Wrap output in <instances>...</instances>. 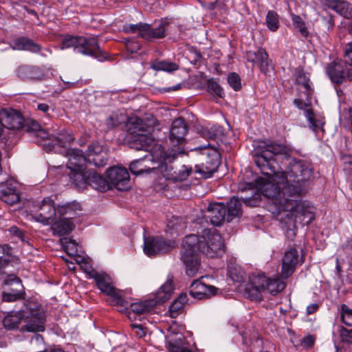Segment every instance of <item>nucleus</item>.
Here are the masks:
<instances>
[{
	"label": "nucleus",
	"instance_id": "obj_1",
	"mask_svg": "<svg viewBox=\"0 0 352 352\" xmlns=\"http://www.w3.org/2000/svg\"><path fill=\"white\" fill-rule=\"evenodd\" d=\"M261 149L256 163L263 175L255 179L261 193L252 190L250 196L241 197L248 206H258L261 195L270 200L272 213L277 216L286 230V236L293 240L296 236V222L312 218V213L299 199L305 184L313 175V170L304 160L292 157L290 149L285 144L270 140L261 141Z\"/></svg>",
	"mask_w": 352,
	"mask_h": 352
},
{
	"label": "nucleus",
	"instance_id": "obj_2",
	"mask_svg": "<svg viewBox=\"0 0 352 352\" xmlns=\"http://www.w3.org/2000/svg\"><path fill=\"white\" fill-rule=\"evenodd\" d=\"M153 133H126L124 139L133 149L147 151L143 157L132 161L129 170L133 175H142L173 162L178 155L185 153L184 136L168 133L170 147L167 150L153 137Z\"/></svg>",
	"mask_w": 352,
	"mask_h": 352
},
{
	"label": "nucleus",
	"instance_id": "obj_3",
	"mask_svg": "<svg viewBox=\"0 0 352 352\" xmlns=\"http://www.w3.org/2000/svg\"><path fill=\"white\" fill-rule=\"evenodd\" d=\"M204 232L201 236L188 234L183 241L181 260L189 277H193L199 270V252L211 258L220 256L224 252L223 240L216 230L204 229Z\"/></svg>",
	"mask_w": 352,
	"mask_h": 352
},
{
	"label": "nucleus",
	"instance_id": "obj_4",
	"mask_svg": "<svg viewBox=\"0 0 352 352\" xmlns=\"http://www.w3.org/2000/svg\"><path fill=\"white\" fill-rule=\"evenodd\" d=\"M21 321L25 323L21 327V331H44L46 314L42 305L30 299L24 300L22 308L11 311L4 317L3 324L8 330H14L19 329Z\"/></svg>",
	"mask_w": 352,
	"mask_h": 352
},
{
	"label": "nucleus",
	"instance_id": "obj_5",
	"mask_svg": "<svg viewBox=\"0 0 352 352\" xmlns=\"http://www.w3.org/2000/svg\"><path fill=\"white\" fill-rule=\"evenodd\" d=\"M60 47L61 50L73 48L74 52L94 57L99 61L106 60L109 58L108 54L100 47L95 36L67 34L62 38Z\"/></svg>",
	"mask_w": 352,
	"mask_h": 352
},
{
	"label": "nucleus",
	"instance_id": "obj_6",
	"mask_svg": "<svg viewBox=\"0 0 352 352\" xmlns=\"http://www.w3.org/2000/svg\"><path fill=\"white\" fill-rule=\"evenodd\" d=\"M190 151L197 152L206 156L205 162L197 164L195 166V172L205 179L210 178L217 171L221 164L220 155L214 146L210 144L199 146L190 149Z\"/></svg>",
	"mask_w": 352,
	"mask_h": 352
},
{
	"label": "nucleus",
	"instance_id": "obj_7",
	"mask_svg": "<svg viewBox=\"0 0 352 352\" xmlns=\"http://www.w3.org/2000/svg\"><path fill=\"white\" fill-rule=\"evenodd\" d=\"M173 284L171 280H166L157 290L155 294V298H150L145 300L130 303L129 301V305L126 308L123 307L124 309H127L130 307L131 311L138 315L143 314L146 312H149L153 310V308L157 304H162L167 301L173 291Z\"/></svg>",
	"mask_w": 352,
	"mask_h": 352
},
{
	"label": "nucleus",
	"instance_id": "obj_8",
	"mask_svg": "<svg viewBox=\"0 0 352 352\" xmlns=\"http://www.w3.org/2000/svg\"><path fill=\"white\" fill-rule=\"evenodd\" d=\"M90 270H86L89 276L94 279L98 288L101 292L111 298L112 302L117 306L126 308L128 301L124 298L123 292L116 289L112 283L111 277L104 273H99L90 267Z\"/></svg>",
	"mask_w": 352,
	"mask_h": 352
},
{
	"label": "nucleus",
	"instance_id": "obj_9",
	"mask_svg": "<svg viewBox=\"0 0 352 352\" xmlns=\"http://www.w3.org/2000/svg\"><path fill=\"white\" fill-rule=\"evenodd\" d=\"M36 144L43 146L47 152H57L60 148H66L74 140V133H28Z\"/></svg>",
	"mask_w": 352,
	"mask_h": 352
},
{
	"label": "nucleus",
	"instance_id": "obj_10",
	"mask_svg": "<svg viewBox=\"0 0 352 352\" xmlns=\"http://www.w3.org/2000/svg\"><path fill=\"white\" fill-rule=\"evenodd\" d=\"M72 183L78 189L83 190L90 186L95 190L104 192L109 189L108 180L96 173L89 169L85 173H74L71 177Z\"/></svg>",
	"mask_w": 352,
	"mask_h": 352
},
{
	"label": "nucleus",
	"instance_id": "obj_11",
	"mask_svg": "<svg viewBox=\"0 0 352 352\" xmlns=\"http://www.w3.org/2000/svg\"><path fill=\"white\" fill-rule=\"evenodd\" d=\"M33 207L31 215L35 221L43 225H50L55 220L57 208L50 197H45L41 204L34 205Z\"/></svg>",
	"mask_w": 352,
	"mask_h": 352
},
{
	"label": "nucleus",
	"instance_id": "obj_12",
	"mask_svg": "<svg viewBox=\"0 0 352 352\" xmlns=\"http://www.w3.org/2000/svg\"><path fill=\"white\" fill-rule=\"evenodd\" d=\"M157 124V120L153 115H148L144 119L135 115H127L124 129L126 132H153Z\"/></svg>",
	"mask_w": 352,
	"mask_h": 352
},
{
	"label": "nucleus",
	"instance_id": "obj_13",
	"mask_svg": "<svg viewBox=\"0 0 352 352\" xmlns=\"http://www.w3.org/2000/svg\"><path fill=\"white\" fill-rule=\"evenodd\" d=\"M175 247V241L165 240L160 236H148L144 238V252L148 256H154L157 254L166 253Z\"/></svg>",
	"mask_w": 352,
	"mask_h": 352
},
{
	"label": "nucleus",
	"instance_id": "obj_14",
	"mask_svg": "<svg viewBox=\"0 0 352 352\" xmlns=\"http://www.w3.org/2000/svg\"><path fill=\"white\" fill-rule=\"evenodd\" d=\"M0 119L3 129L10 131H19L23 128L25 124V118L22 113L12 108L1 109Z\"/></svg>",
	"mask_w": 352,
	"mask_h": 352
},
{
	"label": "nucleus",
	"instance_id": "obj_15",
	"mask_svg": "<svg viewBox=\"0 0 352 352\" xmlns=\"http://www.w3.org/2000/svg\"><path fill=\"white\" fill-rule=\"evenodd\" d=\"M107 177L109 188L113 186L122 191L129 188V174L125 168L111 167L107 170Z\"/></svg>",
	"mask_w": 352,
	"mask_h": 352
},
{
	"label": "nucleus",
	"instance_id": "obj_16",
	"mask_svg": "<svg viewBox=\"0 0 352 352\" xmlns=\"http://www.w3.org/2000/svg\"><path fill=\"white\" fill-rule=\"evenodd\" d=\"M294 104L299 109L305 110V116L310 124V128L315 132H324L325 120L324 116L315 113L311 109H307L309 103L305 102L301 99H295Z\"/></svg>",
	"mask_w": 352,
	"mask_h": 352
},
{
	"label": "nucleus",
	"instance_id": "obj_17",
	"mask_svg": "<svg viewBox=\"0 0 352 352\" xmlns=\"http://www.w3.org/2000/svg\"><path fill=\"white\" fill-rule=\"evenodd\" d=\"M68 160L67 167L70 170L69 179L74 173H85L87 170V157L79 149H70L67 153Z\"/></svg>",
	"mask_w": 352,
	"mask_h": 352
},
{
	"label": "nucleus",
	"instance_id": "obj_18",
	"mask_svg": "<svg viewBox=\"0 0 352 352\" xmlns=\"http://www.w3.org/2000/svg\"><path fill=\"white\" fill-rule=\"evenodd\" d=\"M86 157H87L88 163L96 167H103L108 162L107 152L98 141L89 145Z\"/></svg>",
	"mask_w": 352,
	"mask_h": 352
},
{
	"label": "nucleus",
	"instance_id": "obj_19",
	"mask_svg": "<svg viewBox=\"0 0 352 352\" xmlns=\"http://www.w3.org/2000/svg\"><path fill=\"white\" fill-rule=\"evenodd\" d=\"M0 199L9 205H14L20 201L18 184L10 179L0 184Z\"/></svg>",
	"mask_w": 352,
	"mask_h": 352
},
{
	"label": "nucleus",
	"instance_id": "obj_20",
	"mask_svg": "<svg viewBox=\"0 0 352 352\" xmlns=\"http://www.w3.org/2000/svg\"><path fill=\"white\" fill-rule=\"evenodd\" d=\"M347 63L341 59L330 63L326 67V72L331 82L336 85L342 84L346 78Z\"/></svg>",
	"mask_w": 352,
	"mask_h": 352
},
{
	"label": "nucleus",
	"instance_id": "obj_21",
	"mask_svg": "<svg viewBox=\"0 0 352 352\" xmlns=\"http://www.w3.org/2000/svg\"><path fill=\"white\" fill-rule=\"evenodd\" d=\"M299 261V254L296 248H292L286 251L282 261V278L287 279L290 277L295 272Z\"/></svg>",
	"mask_w": 352,
	"mask_h": 352
},
{
	"label": "nucleus",
	"instance_id": "obj_22",
	"mask_svg": "<svg viewBox=\"0 0 352 352\" xmlns=\"http://www.w3.org/2000/svg\"><path fill=\"white\" fill-rule=\"evenodd\" d=\"M16 74L23 80L40 81L45 77V72L41 67L27 64L19 65L16 70Z\"/></svg>",
	"mask_w": 352,
	"mask_h": 352
},
{
	"label": "nucleus",
	"instance_id": "obj_23",
	"mask_svg": "<svg viewBox=\"0 0 352 352\" xmlns=\"http://www.w3.org/2000/svg\"><path fill=\"white\" fill-rule=\"evenodd\" d=\"M246 58L253 64V67L256 65L262 73L267 74L270 72L271 60L265 50L259 48L256 52H248Z\"/></svg>",
	"mask_w": 352,
	"mask_h": 352
},
{
	"label": "nucleus",
	"instance_id": "obj_24",
	"mask_svg": "<svg viewBox=\"0 0 352 352\" xmlns=\"http://www.w3.org/2000/svg\"><path fill=\"white\" fill-rule=\"evenodd\" d=\"M269 279L270 278L261 272L252 273L250 275V289L254 291V294L249 296L251 299L257 300L261 298V293L266 290Z\"/></svg>",
	"mask_w": 352,
	"mask_h": 352
},
{
	"label": "nucleus",
	"instance_id": "obj_25",
	"mask_svg": "<svg viewBox=\"0 0 352 352\" xmlns=\"http://www.w3.org/2000/svg\"><path fill=\"white\" fill-rule=\"evenodd\" d=\"M206 219H209L214 226H220L227 220L226 207L222 203L210 204L208 206Z\"/></svg>",
	"mask_w": 352,
	"mask_h": 352
},
{
	"label": "nucleus",
	"instance_id": "obj_26",
	"mask_svg": "<svg viewBox=\"0 0 352 352\" xmlns=\"http://www.w3.org/2000/svg\"><path fill=\"white\" fill-rule=\"evenodd\" d=\"M217 288L214 286L207 285L200 279L194 280L190 286L189 293L194 298L201 300L209 298L216 294Z\"/></svg>",
	"mask_w": 352,
	"mask_h": 352
},
{
	"label": "nucleus",
	"instance_id": "obj_27",
	"mask_svg": "<svg viewBox=\"0 0 352 352\" xmlns=\"http://www.w3.org/2000/svg\"><path fill=\"white\" fill-rule=\"evenodd\" d=\"M166 170L168 180L176 183L186 180L192 173V168L191 166L183 164L170 166L169 170L166 168Z\"/></svg>",
	"mask_w": 352,
	"mask_h": 352
},
{
	"label": "nucleus",
	"instance_id": "obj_28",
	"mask_svg": "<svg viewBox=\"0 0 352 352\" xmlns=\"http://www.w3.org/2000/svg\"><path fill=\"white\" fill-rule=\"evenodd\" d=\"M323 6L346 19L352 18V5L342 0H324Z\"/></svg>",
	"mask_w": 352,
	"mask_h": 352
},
{
	"label": "nucleus",
	"instance_id": "obj_29",
	"mask_svg": "<svg viewBox=\"0 0 352 352\" xmlns=\"http://www.w3.org/2000/svg\"><path fill=\"white\" fill-rule=\"evenodd\" d=\"M127 120V114L123 109L113 111L106 119L105 124L109 130L123 129Z\"/></svg>",
	"mask_w": 352,
	"mask_h": 352
},
{
	"label": "nucleus",
	"instance_id": "obj_30",
	"mask_svg": "<svg viewBox=\"0 0 352 352\" xmlns=\"http://www.w3.org/2000/svg\"><path fill=\"white\" fill-rule=\"evenodd\" d=\"M53 234L58 236L69 234L75 228L74 223L68 218L59 216L50 224Z\"/></svg>",
	"mask_w": 352,
	"mask_h": 352
},
{
	"label": "nucleus",
	"instance_id": "obj_31",
	"mask_svg": "<svg viewBox=\"0 0 352 352\" xmlns=\"http://www.w3.org/2000/svg\"><path fill=\"white\" fill-rule=\"evenodd\" d=\"M82 210L80 204L77 201L65 204L63 206H58L57 208V213L59 216L68 218L72 220Z\"/></svg>",
	"mask_w": 352,
	"mask_h": 352
},
{
	"label": "nucleus",
	"instance_id": "obj_32",
	"mask_svg": "<svg viewBox=\"0 0 352 352\" xmlns=\"http://www.w3.org/2000/svg\"><path fill=\"white\" fill-rule=\"evenodd\" d=\"M226 207L228 222L242 214L241 204L237 197H233L230 198L227 202Z\"/></svg>",
	"mask_w": 352,
	"mask_h": 352
},
{
	"label": "nucleus",
	"instance_id": "obj_33",
	"mask_svg": "<svg viewBox=\"0 0 352 352\" xmlns=\"http://www.w3.org/2000/svg\"><path fill=\"white\" fill-rule=\"evenodd\" d=\"M147 28L142 33V38L146 40L162 38L165 36V23H161L157 28H152L151 25L145 23Z\"/></svg>",
	"mask_w": 352,
	"mask_h": 352
},
{
	"label": "nucleus",
	"instance_id": "obj_34",
	"mask_svg": "<svg viewBox=\"0 0 352 352\" xmlns=\"http://www.w3.org/2000/svg\"><path fill=\"white\" fill-rule=\"evenodd\" d=\"M151 68L155 71L173 72L179 69V65L170 61L155 60L151 63Z\"/></svg>",
	"mask_w": 352,
	"mask_h": 352
},
{
	"label": "nucleus",
	"instance_id": "obj_35",
	"mask_svg": "<svg viewBox=\"0 0 352 352\" xmlns=\"http://www.w3.org/2000/svg\"><path fill=\"white\" fill-rule=\"evenodd\" d=\"M296 81L297 84L301 85L305 88V94L307 96V100H310L313 89L309 85V74L305 73L303 70H300L298 72Z\"/></svg>",
	"mask_w": 352,
	"mask_h": 352
},
{
	"label": "nucleus",
	"instance_id": "obj_36",
	"mask_svg": "<svg viewBox=\"0 0 352 352\" xmlns=\"http://www.w3.org/2000/svg\"><path fill=\"white\" fill-rule=\"evenodd\" d=\"M16 133H0V147L9 151L16 143L18 137Z\"/></svg>",
	"mask_w": 352,
	"mask_h": 352
},
{
	"label": "nucleus",
	"instance_id": "obj_37",
	"mask_svg": "<svg viewBox=\"0 0 352 352\" xmlns=\"http://www.w3.org/2000/svg\"><path fill=\"white\" fill-rule=\"evenodd\" d=\"M286 285L284 281L278 278H270L268 280V285L266 290L272 295H276L283 291Z\"/></svg>",
	"mask_w": 352,
	"mask_h": 352
},
{
	"label": "nucleus",
	"instance_id": "obj_38",
	"mask_svg": "<svg viewBox=\"0 0 352 352\" xmlns=\"http://www.w3.org/2000/svg\"><path fill=\"white\" fill-rule=\"evenodd\" d=\"M265 24L268 29L272 32H276L279 28V16L276 12L274 10L268 11Z\"/></svg>",
	"mask_w": 352,
	"mask_h": 352
},
{
	"label": "nucleus",
	"instance_id": "obj_39",
	"mask_svg": "<svg viewBox=\"0 0 352 352\" xmlns=\"http://www.w3.org/2000/svg\"><path fill=\"white\" fill-rule=\"evenodd\" d=\"M207 88L208 92L212 95H215L221 98L225 96L223 89L220 86L218 81L214 78L208 80Z\"/></svg>",
	"mask_w": 352,
	"mask_h": 352
},
{
	"label": "nucleus",
	"instance_id": "obj_40",
	"mask_svg": "<svg viewBox=\"0 0 352 352\" xmlns=\"http://www.w3.org/2000/svg\"><path fill=\"white\" fill-rule=\"evenodd\" d=\"M60 243L68 255L76 254L78 252L77 244L74 239L69 237H64L60 239Z\"/></svg>",
	"mask_w": 352,
	"mask_h": 352
},
{
	"label": "nucleus",
	"instance_id": "obj_41",
	"mask_svg": "<svg viewBox=\"0 0 352 352\" xmlns=\"http://www.w3.org/2000/svg\"><path fill=\"white\" fill-rule=\"evenodd\" d=\"M292 21L294 26L298 30L302 36L307 38L309 35V31L302 19L299 15L292 14Z\"/></svg>",
	"mask_w": 352,
	"mask_h": 352
},
{
	"label": "nucleus",
	"instance_id": "obj_42",
	"mask_svg": "<svg viewBox=\"0 0 352 352\" xmlns=\"http://www.w3.org/2000/svg\"><path fill=\"white\" fill-rule=\"evenodd\" d=\"M147 26L144 23H138L137 24H125L123 25V31L126 33H138L139 36L142 37Z\"/></svg>",
	"mask_w": 352,
	"mask_h": 352
},
{
	"label": "nucleus",
	"instance_id": "obj_43",
	"mask_svg": "<svg viewBox=\"0 0 352 352\" xmlns=\"http://www.w3.org/2000/svg\"><path fill=\"white\" fill-rule=\"evenodd\" d=\"M190 129L188 124L184 119L179 117L172 122L170 132H187Z\"/></svg>",
	"mask_w": 352,
	"mask_h": 352
},
{
	"label": "nucleus",
	"instance_id": "obj_44",
	"mask_svg": "<svg viewBox=\"0 0 352 352\" xmlns=\"http://www.w3.org/2000/svg\"><path fill=\"white\" fill-rule=\"evenodd\" d=\"M340 317L344 324L352 326V309L349 308L345 304L340 306Z\"/></svg>",
	"mask_w": 352,
	"mask_h": 352
},
{
	"label": "nucleus",
	"instance_id": "obj_45",
	"mask_svg": "<svg viewBox=\"0 0 352 352\" xmlns=\"http://www.w3.org/2000/svg\"><path fill=\"white\" fill-rule=\"evenodd\" d=\"M28 38H29L26 36H20L14 38L10 44V47L14 50L24 51Z\"/></svg>",
	"mask_w": 352,
	"mask_h": 352
},
{
	"label": "nucleus",
	"instance_id": "obj_46",
	"mask_svg": "<svg viewBox=\"0 0 352 352\" xmlns=\"http://www.w3.org/2000/svg\"><path fill=\"white\" fill-rule=\"evenodd\" d=\"M25 295V292L7 293L6 292H3L1 297L3 302H12L18 300L24 299Z\"/></svg>",
	"mask_w": 352,
	"mask_h": 352
},
{
	"label": "nucleus",
	"instance_id": "obj_47",
	"mask_svg": "<svg viewBox=\"0 0 352 352\" xmlns=\"http://www.w3.org/2000/svg\"><path fill=\"white\" fill-rule=\"evenodd\" d=\"M228 82L234 91L241 88V78L236 73H230L228 76Z\"/></svg>",
	"mask_w": 352,
	"mask_h": 352
},
{
	"label": "nucleus",
	"instance_id": "obj_48",
	"mask_svg": "<svg viewBox=\"0 0 352 352\" xmlns=\"http://www.w3.org/2000/svg\"><path fill=\"white\" fill-rule=\"evenodd\" d=\"M23 127L26 128V132H41V128L39 123L32 119H25V124Z\"/></svg>",
	"mask_w": 352,
	"mask_h": 352
},
{
	"label": "nucleus",
	"instance_id": "obj_49",
	"mask_svg": "<svg viewBox=\"0 0 352 352\" xmlns=\"http://www.w3.org/2000/svg\"><path fill=\"white\" fill-rule=\"evenodd\" d=\"M341 341L344 343H352V329H349L342 327L340 329Z\"/></svg>",
	"mask_w": 352,
	"mask_h": 352
},
{
	"label": "nucleus",
	"instance_id": "obj_50",
	"mask_svg": "<svg viewBox=\"0 0 352 352\" xmlns=\"http://www.w3.org/2000/svg\"><path fill=\"white\" fill-rule=\"evenodd\" d=\"M184 307L182 302L175 300L170 305L169 313L171 318H176L179 315V311Z\"/></svg>",
	"mask_w": 352,
	"mask_h": 352
},
{
	"label": "nucleus",
	"instance_id": "obj_51",
	"mask_svg": "<svg viewBox=\"0 0 352 352\" xmlns=\"http://www.w3.org/2000/svg\"><path fill=\"white\" fill-rule=\"evenodd\" d=\"M42 47L41 45L35 43L33 40L28 38L25 50L32 53L37 54L41 52Z\"/></svg>",
	"mask_w": 352,
	"mask_h": 352
},
{
	"label": "nucleus",
	"instance_id": "obj_52",
	"mask_svg": "<svg viewBox=\"0 0 352 352\" xmlns=\"http://www.w3.org/2000/svg\"><path fill=\"white\" fill-rule=\"evenodd\" d=\"M3 284L6 285H12L16 284L20 287H23L21 279L14 274H9L3 280Z\"/></svg>",
	"mask_w": 352,
	"mask_h": 352
},
{
	"label": "nucleus",
	"instance_id": "obj_53",
	"mask_svg": "<svg viewBox=\"0 0 352 352\" xmlns=\"http://www.w3.org/2000/svg\"><path fill=\"white\" fill-rule=\"evenodd\" d=\"M344 60L347 65L352 66V41L345 45Z\"/></svg>",
	"mask_w": 352,
	"mask_h": 352
},
{
	"label": "nucleus",
	"instance_id": "obj_54",
	"mask_svg": "<svg viewBox=\"0 0 352 352\" xmlns=\"http://www.w3.org/2000/svg\"><path fill=\"white\" fill-rule=\"evenodd\" d=\"M126 48L131 53H137L140 50V45L138 42L128 41L126 43Z\"/></svg>",
	"mask_w": 352,
	"mask_h": 352
},
{
	"label": "nucleus",
	"instance_id": "obj_55",
	"mask_svg": "<svg viewBox=\"0 0 352 352\" xmlns=\"http://www.w3.org/2000/svg\"><path fill=\"white\" fill-rule=\"evenodd\" d=\"M315 343V338L312 335H308L304 337L302 340V345L307 348H311Z\"/></svg>",
	"mask_w": 352,
	"mask_h": 352
},
{
	"label": "nucleus",
	"instance_id": "obj_56",
	"mask_svg": "<svg viewBox=\"0 0 352 352\" xmlns=\"http://www.w3.org/2000/svg\"><path fill=\"white\" fill-rule=\"evenodd\" d=\"M131 326L138 338H141L145 336L146 333L144 332V327L142 324H133Z\"/></svg>",
	"mask_w": 352,
	"mask_h": 352
},
{
	"label": "nucleus",
	"instance_id": "obj_57",
	"mask_svg": "<svg viewBox=\"0 0 352 352\" xmlns=\"http://www.w3.org/2000/svg\"><path fill=\"white\" fill-rule=\"evenodd\" d=\"M169 350L170 352H191L190 350L177 345L174 343L169 344Z\"/></svg>",
	"mask_w": 352,
	"mask_h": 352
},
{
	"label": "nucleus",
	"instance_id": "obj_58",
	"mask_svg": "<svg viewBox=\"0 0 352 352\" xmlns=\"http://www.w3.org/2000/svg\"><path fill=\"white\" fill-rule=\"evenodd\" d=\"M319 309V305L317 303H312L309 305L306 308L307 315H311L314 314Z\"/></svg>",
	"mask_w": 352,
	"mask_h": 352
},
{
	"label": "nucleus",
	"instance_id": "obj_59",
	"mask_svg": "<svg viewBox=\"0 0 352 352\" xmlns=\"http://www.w3.org/2000/svg\"><path fill=\"white\" fill-rule=\"evenodd\" d=\"M10 233L13 234L14 235H15L18 237H21L23 235L22 231L19 228H18L16 226H12L10 228Z\"/></svg>",
	"mask_w": 352,
	"mask_h": 352
},
{
	"label": "nucleus",
	"instance_id": "obj_60",
	"mask_svg": "<svg viewBox=\"0 0 352 352\" xmlns=\"http://www.w3.org/2000/svg\"><path fill=\"white\" fill-rule=\"evenodd\" d=\"M342 248L346 250H352V238H349L342 244Z\"/></svg>",
	"mask_w": 352,
	"mask_h": 352
},
{
	"label": "nucleus",
	"instance_id": "obj_61",
	"mask_svg": "<svg viewBox=\"0 0 352 352\" xmlns=\"http://www.w3.org/2000/svg\"><path fill=\"white\" fill-rule=\"evenodd\" d=\"M37 109L44 113H47L49 111L50 107L45 103H40L37 106Z\"/></svg>",
	"mask_w": 352,
	"mask_h": 352
},
{
	"label": "nucleus",
	"instance_id": "obj_62",
	"mask_svg": "<svg viewBox=\"0 0 352 352\" xmlns=\"http://www.w3.org/2000/svg\"><path fill=\"white\" fill-rule=\"evenodd\" d=\"M344 170L349 171V173L352 176V160H349V162L344 161Z\"/></svg>",
	"mask_w": 352,
	"mask_h": 352
},
{
	"label": "nucleus",
	"instance_id": "obj_63",
	"mask_svg": "<svg viewBox=\"0 0 352 352\" xmlns=\"http://www.w3.org/2000/svg\"><path fill=\"white\" fill-rule=\"evenodd\" d=\"M34 341H35L36 342H43V338L40 334H35L32 338V342H34Z\"/></svg>",
	"mask_w": 352,
	"mask_h": 352
},
{
	"label": "nucleus",
	"instance_id": "obj_64",
	"mask_svg": "<svg viewBox=\"0 0 352 352\" xmlns=\"http://www.w3.org/2000/svg\"><path fill=\"white\" fill-rule=\"evenodd\" d=\"M186 295L181 294L175 300H179L180 302H182V305H184L186 302Z\"/></svg>",
	"mask_w": 352,
	"mask_h": 352
}]
</instances>
